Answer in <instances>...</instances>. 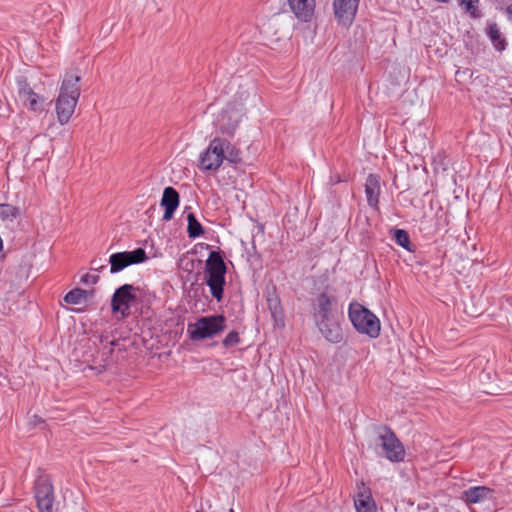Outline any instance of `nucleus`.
<instances>
[{
    "label": "nucleus",
    "instance_id": "nucleus-1",
    "mask_svg": "<svg viewBox=\"0 0 512 512\" xmlns=\"http://www.w3.org/2000/svg\"><path fill=\"white\" fill-rule=\"evenodd\" d=\"M336 306L337 297L334 289L330 287H326L317 294L312 303L313 320L316 327L327 341L334 344L343 340L342 328L334 316Z\"/></svg>",
    "mask_w": 512,
    "mask_h": 512
},
{
    "label": "nucleus",
    "instance_id": "nucleus-2",
    "mask_svg": "<svg viewBox=\"0 0 512 512\" xmlns=\"http://www.w3.org/2000/svg\"><path fill=\"white\" fill-rule=\"evenodd\" d=\"M80 74L67 72L62 80L55 109L58 122L64 125L71 119L80 97Z\"/></svg>",
    "mask_w": 512,
    "mask_h": 512
},
{
    "label": "nucleus",
    "instance_id": "nucleus-3",
    "mask_svg": "<svg viewBox=\"0 0 512 512\" xmlns=\"http://www.w3.org/2000/svg\"><path fill=\"white\" fill-rule=\"evenodd\" d=\"M227 266L219 251H211L205 263V283L210 288L211 295L220 302L223 298Z\"/></svg>",
    "mask_w": 512,
    "mask_h": 512
},
{
    "label": "nucleus",
    "instance_id": "nucleus-4",
    "mask_svg": "<svg viewBox=\"0 0 512 512\" xmlns=\"http://www.w3.org/2000/svg\"><path fill=\"white\" fill-rule=\"evenodd\" d=\"M348 316L353 327L359 333L368 335L371 338H377L380 335V320L360 303H350Z\"/></svg>",
    "mask_w": 512,
    "mask_h": 512
},
{
    "label": "nucleus",
    "instance_id": "nucleus-5",
    "mask_svg": "<svg viewBox=\"0 0 512 512\" xmlns=\"http://www.w3.org/2000/svg\"><path fill=\"white\" fill-rule=\"evenodd\" d=\"M246 98V93H239L222 110L218 118L219 131L222 134L227 136L234 135L246 112L244 105V100H246Z\"/></svg>",
    "mask_w": 512,
    "mask_h": 512
},
{
    "label": "nucleus",
    "instance_id": "nucleus-6",
    "mask_svg": "<svg viewBox=\"0 0 512 512\" xmlns=\"http://www.w3.org/2000/svg\"><path fill=\"white\" fill-rule=\"evenodd\" d=\"M225 328L226 318L218 314L198 318L195 323L188 325L187 332L191 340L197 341L212 338L224 331Z\"/></svg>",
    "mask_w": 512,
    "mask_h": 512
},
{
    "label": "nucleus",
    "instance_id": "nucleus-7",
    "mask_svg": "<svg viewBox=\"0 0 512 512\" xmlns=\"http://www.w3.org/2000/svg\"><path fill=\"white\" fill-rule=\"evenodd\" d=\"M229 145L226 138H213L205 151L201 153L199 158V168L202 171H216L220 168L225 160V149Z\"/></svg>",
    "mask_w": 512,
    "mask_h": 512
},
{
    "label": "nucleus",
    "instance_id": "nucleus-8",
    "mask_svg": "<svg viewBox=\"0 0 512 512\" xmlns=\"http://www.w3.org/2000/svg\"><path fill=\"white\" fill-rule=\"evenodd\" d=\"M378 435V441L385 453V457L391 462H401L405 457V449L396 434L388 426H383Z\"/></svg>",
    "mask_w": 512,
    "mask_h": 512
},
{
    "label": "nucleus",
    "instance_id": "nucleus-9",
    "mask_svg": "<svg viewBox=\"0 0 512 512\" xmlns=\"http://www.w3.org/2000/svg\"><path fill=\"white\" fill-rule=\"evenodd\" d=\"M138 288L131 284H124L117 288L111 299L113 313H119L123 319L130 316V305L136 300L135 291Z\"/></svg>",
    "mask_w": 512,
    "mask_h": 512
},
{
    "label": "nucleus",
    "instance_id": "nucleus-10",
    "mask_svg": "<svg viewBox=\"0 0 512 512\" xmlns=\"http://www.w3.org/2000/svg\"><path fill=\"white\" fill-rule=\"evenodd\" d=\"M147 259L146 251L143 248L113 253L109 257L110 273H118L130 265L143 263Z\"/></svg>",
    "mask_w": 512,
    "mask_h": 512
},
{
    "label": "nucleus",
    "instance_id": "nucleus-11",
    "mask_svg": "<svg viewBox=\"0 0 512 512\" xmlns=\"http://www.w3.org/2000/svg\"><path fill=\"white\" fill-rule=\"evenodd\" d=\"M35 499L40 512H52L54 490L47 475L37 477L35 481Z\"/></svg>",
    "mask_w": 512,
    "mask_h": 512
},
{
    "label": "nucleus",
    "instance_id": "nucleus-12",
    "mask_svg": "<svg viewBox=\"0 0 512 512\" xmlns=\"http://www.w3.org/2000/svg\"><path fill=\"white\" fill-rule=\"evenodd\" d=\"M359 0H334L335 17L343 25H350L356 15Z\"/></svg>",
    "mask_w": 512,
    "mask_h": 512
},
{
    "label": "nucleus",
    "instance_id": "nucleus-13",
    "mask_svg": "<svg viewBox=\"0 0 512 512\" xmlns=\"http://www.w3.org/2000/svg\"><path fill=\"white\" fill-rule=\"evenodd\" d=\"M18 95L19 99L24 105L28 106L29 109L33 111L43 110L44 99L33 91L25 79L18 80Z\"/></svg>",
    "mask_w": 512,
    "mask_h": 512
},
{
    "label": "nucleus",
    "instance_id": "nucleus-14",
    "mask_svg": "<svg viewBox=\"0 0 512 512\" xmlns=\"http://www.w3.org/2000/svg\"><path fill=\"white\" fill-rule=\"evenodd\" d=\"M180 196L179 193L171 186L164 189L160 205L164 207L163 220L169 221L172 219L174 212L179 206Z\"/></svg>",
    "mask_w": 512,
    "mask_h": 512
},
{
    "label": "nucleus",
    "instance_id": "nucleus-15",
    "mask_svg": "<svg viewBox=\"0 0 512 512\" xmlns=\"http://www.w3.org/2000/svg\"><path fill=\"white\" fill-rule=\"evenodd\" d=\"M380 191V176L369 174L365 183V194L370 207L378 209Z\"/></svg>",
    "mask_w": 512,
    "mask_h": 512
},
{
    "label": "nucleus",
    "instance_id": "nucleus-16",
    "mask_svg": "<svg viewBox=\"0 0 512 512\" xmlns=\"http://www.w3.org/2000/svg\"><path fill=\"white\" fill-rule=\"evenodd\" d=\"M288 5L298 19L306 22L314 12L315 0H288Z\"/></svg>",
    "mask_w": 512,
    "mask_h": 512
},
{
    "label": "nucleus",
    "instance_id": "nucleus-17",
    "mask_svg": "<svg viewBox=\"0 0 512 512\" xmlns=\"http://www.w3.org/2000/svg\"><path fill=\"white\" fill-rule=\"evenodd\" d=\"M492 490L486 486H474L463 491L462 499L469 503H479L490 497Z\"/></svg>",
    "mask_w": 512,
    "mask_h": 512
},
{
    "label": "nucleus",
    "instance_id": "nucleus-18",
    "mask_svg": "<svg viewBox=\"0 0 512 512\" xmlns=\"http://www.w3.org/2000/svg\"><path fill=\"white\" fill-rule=\"evenodd\" d=\"M356 512H376V505L369 490L360 491L354 499Z\"/></svg>",
    "mask_w": 512,
    "mask_h": 512
},
{
    "label": "nucleus",
    "instance_id": "nucleus-19",
    "mask_svg": "<svg viewBox=\"0 0 512 512\" xmlns=\"http://www.w3.org/2000/svg\"><path fill=\"white\" fill-rule=\"evenodd\" d=\"M21 216V209L9 203H0V221L6 226H13Z\"/></svg>",
    "mask_w": 512,
    "mask_h": 512
},
{
    "label": "nucleus",
    "instance_id": "nucleus-20",
    "mask_svg": "<svg viewBox=\"0 0 512 512\" xmlns=\"http://www.w3.org/2000/svg\"><path fill=\"white\" fill-rule=\"evenodd\" d=\"M268 308L271 316L278 326H284L283 309L279 297L275 292L269 293L267 296Z\"/></svg>",
    "mask_w": 512,
    "mask_h": 512
},
{
    "label": "nucleus",
    "instance_id": "nucleus-21",
    "mask_svg": "<svg viewBox=\"0 0 512 512\" xmlns=\"http://www.w3.org/2000/svg\"><path fill=\"white\" fill-rule=\"evenodd\" d=\"M488 35L496 50L503 51L506 48V40L501 36L499 27L496 23L489 25Z\"/></svg>",
    "mask_w": 512,
    "mask_h": 512
},
{
    "label": "nucleus",
    "instance_id": "nucleus-22",
    "mask_svg": "<svg viewBox=\"0 0 512 512\" xmlns=\"http://www.w3.org/2000/svg\"><path fill=\"white\" fill-rule=\"evenodd\" d=\"M91 294H92V291L88 292V291L80 289V288H75V289L69 291L64 296V301L68 304H73V305L82 304L83 302L86 301L88 296H90Z\"/></svg>",
    "mask_w": 512,
    "mask_h": 512
},
{
    "label": "nucleus",
    "instance_id": "nucleus-23",
    "mask_svg": "<svg viewBox=\"0 0 512 512\" xmlns=\"http://www.w3.org/2000/svg\"><path fill=\"white\" fill-rule=\"evenodd\" d=\"M187 233L190 238H197L203 235L204 228L193 213L187 215Z\"/></svg>",
    "mask_w": 512,
    "mask_h": 512
},
{
    "label": "nucleus",
    "instance_id": "nucleus-24",
    "mask_svg": "<svg viewBox=\"0 0 512 512\" xmlns=\"http://www.w3.org/2000/svg\"><path fill=\"white\" fill-rule=\"evenodd\" d=\"M393 239L399 246L403 247L408 251H412L410 247L411 241L407 231L403 229H395L393 231Z\"/></svg>",
    "mask_w": 512,
    "mask_h": 512
},
{
    "label": "nucleus",
    "instance_id": "nucleus-25",
    "mask_svg": "<svg viewBox=\"0 0 512 512\" xmlns=\"http://www.w3.org/2000/svg\"><path fill=\"white\" fill-rule=\"evenodd\" d=\"M225 160L233 164L241 162L240 151L230 141L227 149H225Z\"/></svg>",
    "mask_w": 512,
    "mask_h": 512
},
{
    "label": "nucleus",
    "instance_id": "nucleus-26",
    "mask_svg": "<svg viewBox=\"0 0 512 512\" xmlns=\"http://www.w3.org/2000/svg\"><path fill=\"white\" fill-rule=\"evenodd\" d=\"M239 342L240 338L238 332L231 331L227 334L222 343L225 347H232L239 344Z\"/></svg>",
    "mask_w": 512,
    "mask_h": 512
},
{
    "label": "nucleus",
    "instance_id": "nucleus-27",
    "mask_svg": "<svg viewBox=\"0 0 512 512\" xmlns=\"http://www.w3.org/2000/svg\"><path fill=\"white\" fill-rule=\"evenodd\" d=\"M479 0H468L466 2V11L470 13V15L474 18H478L481 16V13L478 9Z\"/></svg>",
    "mask_w": 512,
    "mask_h": 512
},
{
    "label": "nucleus",
    "instance_id": "nucleus-28",
    "mask_svg": "<svg viewBox=\"0 0 512 512\" xmlns=\"http://www.w3.org/2000/svg\"><path fill=\"white\" fill-rule=\"evenodd\" d=\"M98 280H99L98 275H93V274H89V273L82 275V277L80 279V281L86 285H94L98 282Z\"/></svg>",
    "mask_w": 512,
    "mask_h": 512
},
{
    "label": "nucleus",
    "instance_id": "nucleus-29",
    "mask_svg": "<svg viewBox=\"0 0 512 512\" xmlns=\"http://www.w3.org/2000/svg\"><path fill=\"white\" fill-rule=\"evenodd\" d=\"M44 423V420L39 417L38 415H33L29 418V425H31L32 427H37L38 425L40 424H43Z\"/></svg>",
    "mask_w": 512,
    "mask_h": 512
},
{
    "label": "nucleus",
    "instance_id": "nucleus-30",
    "mask_svg": "<svg viewBox=\"0 0 512 512\" xmlns=\"http://www.w3.org/2000/svg\"><path fill=\"white\" fill-rule=\"evenodd\" d=\"M505 13L510 21H512V4L508 5L505 9Z\"/></svg>",
    "mask_w": 512,
    "mask_h": 512
}]
</instances>
